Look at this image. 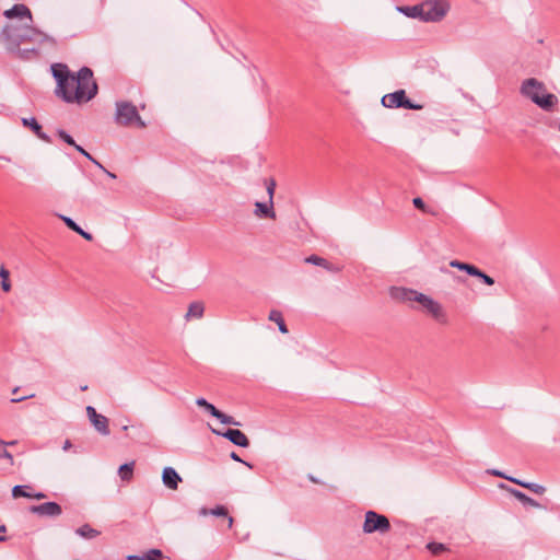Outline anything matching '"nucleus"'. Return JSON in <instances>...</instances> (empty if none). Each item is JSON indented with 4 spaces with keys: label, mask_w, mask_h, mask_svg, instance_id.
<instances>
[{
    "label": "nucleus",
    "mask_w": 560,
    "mask_h": 560,
    "mask_svg": "<svg viewBox=\"0 0 560 560\" xmlns=\"http://www.w3.org/2000/svg\"><path fill=\"white\" fill-rule=\"evenodd\" d=\"M50 70L56 80L55 95L65 103H88L97 95L98 85L89 67H82L77 74L65 63H54Z\"/></svg>",
    "instance_id": "obj_1"
},
{
    "label": "nucleus",
    "mask_w": 560,
    "mask_h": 560,
    "mask_svg": "<svg viewBox=\"0 0 560 560\" xmlns=\"http://www.w3.org/2000/svg\"><path fill=\"white\" fill-rule=\"evenodd\" d=\"M520 93L546 112L553 110L558 104V97L547 93L545 83L536 78L525 79L520 86Z\"/></svg>",
    "instance_id": "obj_2"
},
{
    "label": "nucleus",
    "mask_w": 560,
    "mask_h": 560,
    "mask_svg": "<svg viewBox=\"0 0 560 560\" xmlns=\"http://www.w3.org/2000/svg\"><path fill=\"white\" fill-rule=\"evenodd\" d=\"M115 120L118 125L130 126L135 124L138 128H145V122L140 117L137 107L131 102H117Z\"/></svg>",
    "instance_id": "obj_3"
},
{
    "label": "nucleus",
    "mask_w": 560,
    "mask_h": 560,
    "mask_svg": "<svg viewBox=\"0 0 560 560\" xmlns=\"http://www.w3.org/2000/svg\"><path fill=\"white\" fill-rule=\"evenodd\" d=\"M392 529L389 518L374 510H369L364 514V522L362 525V532L364 534H378L385 535Z\"/></svg>",
    "instance_id": "obj_4"
},
{
    "label": "nucleus",
    "mask_w": 560,
    "mask_h": 560,
    "mask_svg": "<svg viewBox=\"0 0 560 560\" xmlns=\"http://www.w3.org/2000/svg\"><path fill=\"white\" fill-rule=\"evenodd\" d=\"M381 103L384 107L387 108H404V109H413L420 110L423 108L422 104H418L412 102L406 94V91L400 89L393 93L385 94Z\"/></svg>",
    "instance_id": "obj_5"
},
{
    "label": "nucleus",
    "mask_w": 560,
    "mask_h": 560,
    "mask_svg": "<svg viewBox=\"0 0 560 560\" xmlns=\"http://www.w3.org/2000/svg\"><path fill=\"white\" fill-rule=\"evenodd\" d=\"M423 5V22H439L447 13L450 4L445 0H427Z\"/></svg>",
    "instance_id": "obj_6"
},
{
    "label": "nucleus",
    "mask_w": 560,
    "mask_h": 560,
    "mask_svg": "<svg viewBox=\"0 0 560 560\" xmlns=\"http://www.w3.org/2000/svg\"><path fill=\"white\" fill-rule=\"evenodd\" d=\"M417 302L430 314L438 323L447 324V315L444 312L442 305L433 300L432 298L421 293L419 294Z\"/></svg>",
    "instance_id": "obj_7"
},
{
    "label": "nucleus",
    "mask_w": 560,
    "mask_h": 560,
    "mask_svg": "<svg viewBox=\"0 0 560 560\" xmlns=\"http://www.w3.org/2000/svg\"><path fill=\"white\" fill-rule=\"evenodd\" d=\"M22 25L7 24L0 32V39L5 44L8 51L18 50L20 46V36L22 35Z\"/></svg>",
    "instance_id": "obj_8"
},
{
    "label": "nucleus",
    "mask_w": 560,
    "mask_h": 560,
    "mask_svg": "<svg viewBox=\"0 0 560 560\" xmlns=\"http://www.w3.org/2000/svg\"><path fill=\"white\" fill-rule=\"evenodd\" d=\"M212 433L219 436H223L224 439L229 440L231 443H233L236 446L240 447H248L249 446V440L246 436L244 432H242L240 429H226L225 431H220L212 429Z\"/></svg>",
    "instance_id": "obj_9"
},
{
    "label": "nucleus",
    "mask_w": 560,
    "mask_h": 560,
    "mask_svg": "<svg viewBox=\"0 0 560 560\" xmlns=\"http://www.w3.org/2000/svg\"><path fill=\"white\" fill-rule=\"evenodd\" d=\"M28 511L38 516L58 517L62 513V508L59 503L49 501L38 505H31Z\"/></svg>",
    "instance_id": "obj_10"
},
{
    "label": "nucleus",
    "mask_w": 560,
    "mask_h": 560,
    "mask_svg": "<svg viewBox=\"0 0 560 560\" xmlns=\"http://www.w3.org/2000/svg\"><path fill=\"white\" fill-rule=\"evenodd\" d=\"M390 298L400 302H417V299L421 292L413 289L392 287L389 290Z\"/></svg>",
    "instance_id": "obj_11"
},
{
    "label": "nucleus",
    "mask_w": 560,
    "mask_h": 560,
    "mask_svg": "<svg viewBox=\"0 0 560 560\" xmlns=\"http://www.w3.org/2000/svg\"><path fill=\"white\" fill-rule=\"evenodd\" d=\"M22 125L26 128H30L38 139L46 143H51V138L43 131L42 125L35 117L22 118Z\"/></svg>",
    "instance_id": "obj_12"
},
{
    "label": "nucleus",
    "mask_w": 560,
    "mask_h": 560,
    "mask_svg": "<svg viewBox=\"0 0 560 560\" xmlns=\"http://www.w3.org/2000/svg\"><path fill=\"white\" fill-rule=\"evenodd\" d=\"M162 481L166 488L176 490L182 477L173 467H165L162 471Z\"/></svg>",
    "instance_id": "obj_13"
},
{
    "label": "nucleus",
    "mask_w": 560,
    "mask_h": 560,
    "mask_svg": "<svg viewBox=\"0 0 560 560\" xmlns=\"http://www.w3.org/2000/svg\"><path fill=\"white\" fill-rule=\"evenodd\" d=\"M3 15L7 19L19 18V19H28L31 21L33 19L32 12L28 9V7H26L25 4H22V3L14 4L12 8L5 10L3 12Z\"/></svg>",
    "instance_id": "obj_14"
},
{
    "label": "nucleus",
    "mask_w": 560,
    "mask_h": 560,
    "mask_svg": "<svg viewBox=\"0 0 560 560\" xmlns=\"http://www.w3.org/2000/svg\"><path fill=\"white\" fill-rule=\"evenodd\" d=\"M254 213H255L256 217L261 218V219H272V220H275L276 219V212H275V209H273V201H270V200H268L266 202L257 201L255 203Z\"/></svg>",
    "instance_id": "obj_15"
},
{
    "label": "nucleus",
    "mask_w": 560,
    "mask_h": 560,
    "mask_svg": "<svg viewBox=\"0 0 560 560\" xmlns=\"http://www.w3.org/2000/svg\"><path fill=\"white\" fill-rule=\"evenodd\" d=\"M305 262L323 267L324 269H326L329 272L336 273L341 270V268L339 266L334 265L330 261H328L327 259H325L320 256H317V255H311V256L306 257Z\"/></svg>",
    "instance_id": "obj_16"
},
{
    "label": "nucleus",
    "mask_w": 560,
    "mask_h": 560,
    "mask_svg": "<svg viewBox=\"0 0 560 560\" xmlns=\"http://www.w3.org/2000/svg\"><path fill=\"white\" fill-rule=\"evenodd\" d=\"M397 10L407 18L419 19L420 21H423L422 3L416 4V5H400V7H397Z\"/></svg>",
    "instance_id": "obj_17"
},
{
    "label": "nucleus",
    "mask_w": 560,
    "mask_h": 560,
    "mask_svg": "<svg viewBox=\"0 0 560 560\" xmlns=\"http://www.w3.org/2000/svg\"><path fill=\"white\" fill-rule=\"evenodd\" d=\"M166 558L161 549L152 548L143 555H129L127 560H162Z\"/></svg>",
    "instance_id": "obj_18"
},
{
    "label": "nucleus",
    "mask_w": 560,
    "mask_h": 560,
    "mask_svg": "<svg viewBox=\"0 0 560 560\" xmlns=\"http://www.w3.org/2000/svg\"><path fill=\"white\" fill-rule=\"evenodd\" d=\"M90 421L95 430L102 435H108L110 433L108 428V419L105 416L97 413Z\"/></svg>",
    "instance_id": "obj_19"
},
{
    "label": "nucleus",
    "mask_w": 560,
    "mask_h": 560,
    "mask_svg": "<svg viewBox=\"0 0 560 560\" xmlns=\"http://www.w3.org/2000/svg\"><path fill=\"white\" fill-rule=\"evenodd\" d=\"M22 28L23 31H21L22 35L20 36V45L23 43L34 42L42 34V31L30 25H22Z\"/></svg>",
    "instance_id": "obj_20"
},
{
    "label": "nucleus",
    "mask_w": 560,
    "mask_h": 560,
    "mask_svg": "<svg viewBox=\"0 0 560 560\" xmlns=\"http://www.w3.org/2000/svg\"><path fill=\"white\" fill-rule=\"evenodd\" d=\"M60 219L65 222L68 229L78 233L86 241H92L93 235L89 232H85L79 224H77L71 218L66 215H60Z\"/></svg>",
    "instance_id": "obj_21"
},
{
    "label": "nucleus",
    "mask_w": 560,
    "mask_h": 560,
    "mask_svg": "<svg viewBox=\"0 0 560 560\" xmlns=\"http://www.w3.org/2000/svg\"><path fill=\"white\" fill-rule=\"evenodd\" d=\"M205 313V305L200 301H195L189 304L188 311L185 315L186 320H190L192 318H201Z\"/></svg>",
    "instance_id": "obj_22"
},
{
    "label": "nucleus",
    "mask_w": 560,
    "mask_h": 560,
    "mask_svg": "<svg viewBox=\"0 0 560 560\" xmlns=\"http://www.w3.org/2000/svg\"><path fill=\"white\" fill-rule=\"evenodd\" d=\"M509 490H510L511 494L514 498H516L524 506H532V508H540L541 506L536 500L528 497L524 492H522L517 489H513V488H510Z\"/></svg>",
    "instance_id": "obj_23"
},
{
    "label": "nucleus",
    "mask_w": 560,
    "mask_h": 560,
    "mask_svg": "<svg viewBox=\"0 0 560 560\" xmlns=\"http://www.w3.org/2000/svg\"><path fill=\"white\" fill-rule=\"evenodd\" d=\"M508 480H510L511 482L518 485L523 488H526L536 494H542L546 491L544 486L535 483V482H526V481H523V480H520L516 478H508Z\"/></svg>",
    "instance_id": "obj_24"
},
{
    "label": "nucleus",
    "mask_w": 560,
    "mask_h": 560,
    "mask_svg": "<svg viewBox=\"0 0 560 560\" xmlns=\"http://www.w3.org/2000/svg\"><path fill=\"white\" fill-rule=\"evenodd\" d=\"M268 319L275 322L278 325L279 331L282 334H287L288 327L283 319L282 313L278 310H272L269 313Z\"/></svg>",
    "instance_id": "obj_25"
},
{
    "label": "nucleus",
    "mask_w": 560,
    "mask_h": 560,
    "mask_svg": "<svg viewBox=\"0 0 560 560\" xmlns=\"http://www.w3.org/2000/svg\"><path fill=\"white\" fill-rule=\"evenodd\" d=\"M201 513L202 514L210 513L213 516H224V517H228L229 527H232V524H233L234 520H233L232 516L229 515V511H228V509L224 505H217L215 508H213V509H211L209 511L207 509H202Z\"/></svg>",
    "instance_id": "obj_26"
},
{
    "label": "nucleus",
    "mask_w": 560,
    "mask_h": 560,
    "mask_svg": "<svg viewBox=\"0 0 560 560\" xmlns=\"http://www.w3.org/2000/svg\"><path fill=\"white\" fill-rule=\"evenodd\" d=\"M135 462L125 463L118 469V475L122 481L129 482L133 477Z\"/></svg>",
    "instance_id": "obj_27"
},
{
    "label": "nucleus",
    "mask_w": 560,
    "mask_h": 560,
    "mask_svg": "<svg viewBox=\"0 0 560 560\" xmlns=\"http://www.w3.org/2000/svg\"><path fill=\"white\" fill-rule=\"evenodd\" d=\"M450 266L453 268H457L458 270L465 271L467 275H469L471 277L474 273L478 272V267H476L475 265H471L468 262H463L459 260H452L450 262Z\"/></svg>",
    "instance_id": "obj_28"
},
{
    "label": "nucleus",
    "mask_w": 560,
    "mask_h": 560,
    "mask_svg": "<svg viewBox=\"0 0 560 560\" xmlns=\"http://www.w3.org/2000/svg\"><path fill=\"white\" fill-rule=\"evenodd\" d=\"M75 533L83 537V538H86V539H92V538H95L100 535V532L92 528L89 524H84L82 526H80Z\"/></svg>",
    "instance_id": "obj_29"
},
{
    "label": "nucleus",
    "mask_w": 560,
    "mask_h": 560,
    "mask_svg": "<svg viewBox=\"0 0 560 560\" xmlns=\"http://www.w3.org/2000/svg\"><path fill=\"white\" fill-rule=\"evenodd\" d=\"M11 52L15 54L22 60H30L39 55V51L36 48L21 49L20 46H18V50H12Z\"/></svg>",
    "instance_id": "obj_30"
},
{
    "label": "nucleus",
    "mask_w": 560,
    "mask_h": 560,
    "mask_svg": "<svg viewBox=\"0 0 560 560\" xmlns=\"http://www.w3.org/2000/svg\"><path fill=\"white\" fill-rule=\"evenodd\" d=\"M31 488L32 487L30 485H18V486H14L12 488V497L14 499H18V498H28V499H31L32 498V493L27 491Z\"/></svg>",
    "instance_id": "obj_31"
},
{
    "label": "nucleus",
    "mask_w": 560,
    "mask_h": 560,
    "mask_svg": "<svg viewBox=\"0 0 560 560\" xmlns=\"http://www.w3.org/2000/svg\"><path fill=\"white\" fill-rule=\"evenodd\" d=\"M196 405L203 408L207 412H209L212 417H214L218 412V408L209 402L206 398L199 397L196 399Z\"/></svg>",
    "instance_id": "obj_32"
},
{
    "label": "nucleus",
    "mask_w": 560,
    "mask_h": 560,
    "mask_svg": "<svg viewBox=\"0 0 560 560\" xmlns=\"http://www.w3.org/2000/svg\"><path fill=\"white\" fill-rule=\"evenodd\" d=\"M9 277H10L9 270L4 266H1L0 267L1 289L4 292H9L11 290V282L9 280Z\"/></svg>",
    "instance_id": "obj_33"
},
{
    "label": "nucleus",
    "mask_w": 560,
    "mask_h": 560,
    "mask_svg": "<svg viewBox=\"0 0 560 560\" xmlns=\"http://www.w3.org/2000/svg\"><path fill=\"white\" fill-rule=\"evenodd\" d=\"M214 418L218 419L223 424H232L236 427L241 425V422L236 421L232 416H229L221 410H218Z\"/></svg>",
    "instance_id": "obj_34"
},
{
    "label": "nucleus",
    "mask_w": 560,
    "mask_h": 560,
    "mask_svg": "<svg viewBox=\"0 0 560 560\" xmlns=\"http://www.w3.org/2000/svg\"><path fill=\"white\" fill-rule=\"evenodd\" d=\"M427 549L433 555V556H439L441 555L442 552H444L445 550H447L446 546L442 542H435V541H432V542H429L427 545Z\"/></svg>",
    "instance_id": "obj_35"
},
{
    "label": "nucleus",
    "mask_w": 560,
    "mask_h": 560,
    "mask_svg": "<svg viewBox=\"0 0 560 560\" xmlns=\"http://www.w3.org/2000/svg\"><path fill=\"white\" fill-rule=\"evenodd\" d=\"M57 136L63 141L66 142L67 144L75 148V145H78V143L75 142V140L73 139V137L68 133L66 130L63 129H58L57 130Z\"/></svg>",
    "instance_id": "obj_36"
},
{
    "label": "nucleus",
    "mask_w": 560,
    "mask_h": 560,
    "mask_svg": "<svg viewBox=\"0 0 560 560\" xmlns=\"http://www.w3.org/2000/svg\"><path fill=\"white\" fill-rule=\"evenodd\" d=\"M267 194L270 201H273L275 190H276V180L273 178H266L265 180Z\"/></svg>",
    "instance_id": "obj_37"
},
{
    "label": "nucleus",
    "mask_w": 560,
    "mask_h": 560,
    "mask_svg": "<svg viewBox=\"0 0 560 560\" xmlns=\"http://www.w3.org/2000/svg\"><path fill=\"white\" fill-rule=\"evenodd\" d=\"M472 277L479 278L480 281L487 285H493L494 279L478 268V272L474 273Z\"/></svg>",
    "instance_id": "obj_38"
},
{
    "label": "nucleus",
    "mask_w": 560,
    "mask_h": 560,
    "mask_svg": "<svg viewBox=\"0 0 560 560\" xmlns=\"http://www.w3.org/2000/svg\"><path fill=\"white\" fill-rule=\"evenodd\" d=\"M80 154H82L84 158H86L89 161H91L93 164H95L98 168H103V165L95 160L84 148H82L80 144L75 145L74 148Z\"/></svg>",
    "instance_id": "obj_39"
},
{
    "label": "nucleus",
    "mask_w": 560,
    "mask_h": 560,
    "mask_svg": "<svg viewBox=\"0 0 560 560\" xmlns=\"http://www.w3.org/2000/svg\"><path fill=\"white\" fill-rule=\"evenodd\" d=\"M412 203H413L415 208H417L418 210H421L424 213L428 212L425 202L423 201V199L421 197L413 198Z\"/></svg>",
    "instance_id": "obj_40"
},
{
    "label": "nucleus",
    "mask_w": 560,
    "mask_h": 560,
    "mask_svg": "<svg viewBox=\"0 0 560 560\" xmlns=\"http://www.w3.org/2000/svg\"><path fill=\"white\" fill-rule=\"evenodd\" d=\"M0 458H5L11 465L13 464V455L5 450V446H0Z\"/></svg>",
    "instance_id": "obj_41"
},
{
    "label": "nucleus",
    "mask_w": 560,
    "mask_h": 560,
    "mask_svg": "<svg viewBox=\"0 0 560 560\" xmlns=\"http://www.w3.org/2000/svg\"><path fill=\"white\" fill-rule=\"evenodd\" d=\"M487 472L491 476H495V477H501V478H504V479H508L510 478L509 476H506L504 472L498 470V469H489L487 470Z\"/></svg>",
    "instance_id": "obj_42"
},
{
    "label": "nucleus",
    "mask_w": 560,
    "mask_h": 560,
    "mask_svg": "<svg viewBox=\"0 0 560 560\" xmlns=\"http://www.w3.org/2000/svg\"><path fill=\"white\" fill-rule=\"evenodd\" d=\"M230 457H231L233 460H235V462H240V463H243V464H244V465H246L247 467L252 468V465H250L249 463H247V462L243 460V459L237 455V453L232 452V453L230 454Z\"/></svg>",
    "instance_id": "obj_43"
},
{
    "label": "nucleus",
    "mask_w": 560,
    "mask_h": 560,
    "mask_svg": "<svg viewBox=\"0 0 560 560\" xmlns=\"http://www.w3.org/2000/svg\"><path fill=\"white\" fill-rule=\"evenodd\" d=\"M86 413H88V417H89V420H91L94 416H96L98 412L95 410L94 407L92 406H88L86 407Z\"/></svg>",
    "instance_id": "obj_44"
},
{
    "label": "nucleus",
    "mask_w": 560,
    "mask_h": 560,
    "mask_svg": "<svg viewBox=\"0 0 560 560\" xmlns=\"http://www.w3.org/2000/svg\"><path fill=\"white\" fill-rule=\"evenodd\" d=\"M39 36H42V39H40L42 43H45V42L52 43V44L56 43L55 39L51 36L47 35V34H44L43 32H42V34Z\"/></svg>",
    "instance_id": "obj_45"
},
{
    "label": "nucleus",
    "mask_w": 560,
    "mask_h": 560,
    "mask_svg": "<svg viewBox=\"0 0 560 560\" xmlns=\"http://www.w3.org/2000/svg\"><path fill=\"white\" fill-rule=\"evenodd\" d=\"M45 498H46V494L44 492H36V493H32V498L31 499L42 500V499H45Z\"/></svg>",
    "instance_id": "obj_46"
},
{
    "label": "nucleus",
    "mask_w": 560,
    "mask_h": 560,
    "mask_svg": "<svg viewBox=\"0 0 560 560\" xmlns=\"http://www.w3.org/2000/svg\"><path fill=\"white\" fill-rule=\"evenodd\" d=\"M15 444H16V441L5 442L3 440H0V446H11V445H15Z\"/></svg>",
    "instance_id": "obj_47"
},
{
    "label": "nucleus",
    "mask_w": 560,
    "mask_h": 560,
    "mask_svg": "<svg viewBox=\"0 0 560 560\" xmlns=\"http://www.w3.org/2000/svg\"><path fill=\"white\" fill-rule=\"evenodd\" d=\"M108 177L115 179L116 178V174L109 172L108 170H106L104 166L103 168H101Z\"/></svg>",
    "instance_id": "obj_48"
},
{
    "label": "nucleus",
    "mask_w": 560,
    "mask_h": 560,
    "mask_svg": "<svg viewBox=\"0 0 560 560\" xmlns=\"http://www.w3.org/2000/svg\"><path fill=\"white\" fill-rule=\"evenodd\" d=\"M307 478L313 483H320V481L315 476H313L311 474L307 476Z\"/></svg>",
    "instance_id": "obj_49"
},
{
    "label": "nucleus",
    "mask_w": 560,
    "mask_h": 560,
    "mask_svg": "<svg viewBox=\"0 0 560 560\" xmlns=\"http://www.w3.org/2000/svg\"><path fill=\"white\" fill-rule=\"evenodd\" d=\"M28 396H23V397H13L11 399L12 402H19V401H22L24 399H26Z\"/></svg>",
    "instance_id": "obj_50"
},
{
    "label": "nucleus",
    "mask_w": 560,
    "mask_h": 560,
    "mask_svg": "<svg viewBox=\"0 0 560 560\" xmlns=\"http://www.w3.org/2000/svg\"><path fill=\"white\" fill-rule=\"evenodd\" d=\"M71 447V442L69 440H66L65 444H63V450L67 451Z\"/></svg>",
    "instance_id": "obj_51"
},
{
    "label": "nucleus",
    "mask_w": 560,
    "mask_h": 560,
    "mask_svg": "<svg viewBox=\"0 0 560 560\" xmlns=\"http://www.w3.org/2000/svg\"><path fill=\"white\" fill-rule=\"evenodd\" d=\"M7 532V527L5 525H0V533H5Z\"/></svg>",
    "instance_id": "obj_52"
},
{
    "label": "nucleus",
    "mask_w": 560,
    "mask_h": 560,
    "mask_svg": "<svg viewBox=\"0 0 560 560\" xmlns=\"http://www.w3.org/2000/svg\"><path fill=\"white\" fill-rule=\"evenodd\" d=\"M5 540H7L5 536H0V542L5 541Z\"/></svg>",
    "instance_id": "obj_53"
},
{
    "label": "nucleus",
    "mask_w": 560,
    "mask_h": 560,
    "mask_svg": "<svg viewBox=\"0 0 560 560\" xmlns=\"http://www.w3.org/2000/svg\"><path fill=\"white\" fill-rule=\"evenodd\" d=\"M126 430H128V425L122 427V431H126Z\"/></svg>",
    "instance_id": "obj_54"
}]
</instances>
